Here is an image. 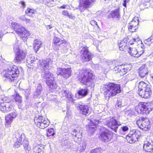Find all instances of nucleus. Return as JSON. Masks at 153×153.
Returning a JSON list of instances; mask_svg holds the SVG:
<instances>
[{
    "label": "nucleus",
    "instance_id": "49",
    "mask_svg": "<svg viewBox=\"0 0 153 153\" xmlns=\"http://www.w3.org/2000/svg\"><path fill=\"white\" fill-rule=\"evenodd\" d=\"M33 151L35 153H41L42 152V149L38 146L35 147L33 148Z\"/></svg>",
    "mask_w": 153,
    "mask_h": 153
},
{
    "label": "nucleus",
    "instance_id": "17",
    "mask_svg": "<svg viewBox=\"0 0 153 153\" xmlns=\"http://www.w3.org/2000/svg\"><path fill=\"white\" fill-rule=\"evenodd\" d=\"M14 102H10V103L0 104V109L2 112L10 111L14 109Z\"/></svg>",
    "mask_w": 153,
    "mask_h": 153
},
{
    "label": "nucleus",
    "instance_id": "62",
    "mask_svg": "<svg viewBox=\"0 0 153 153\" xmlns=\"http://www.w3.org/2000/svg\"><path fill=\"white\" fill-rule=\"evenodd\" d=\"M19 19L22 20L24 22L26 19V18L24 16H20Z\"/></svg>",
    "mask_w": 153,
    "mask_h": 153
},
{
    "label": "nucleus",
    "instance_id": "57",
    "mask_svg": "<svg viewBox=\"0 0 153 153\" xmlns=\"http://www.w3.org/2000/svg\"><path fill=\"white\" fill-rule=\"evenodd\" d=\"M94 122L92 120H90L91 124H92L93 125H96L99 123L100 121L98 120H94Z\"/></svg>",
    "mask_w": 153,
    "mask_h": 153
},
{
    "label": "nucleus",
    "instance_id": "20",
    "mask_svg": "<svg viewBox=\"0 0 153 153\" xmlns=\"http://www.w3.org/2000/svg\"><path fill=\"white\" fill-rule=\"evenodd\" d=\"M76 106L77 108H79V112L82 114L86 115L88 113L89 109L87 105H82L80 103H77L76 104Z\"/></svg>",
    "mask_w": 153,
    "mask_h": 153
},
{
    "label": "nucleus",
    "instance_id": "9",
    "mask_svg": "<svg viewBox=\"0 0 153 153\" xmlns=\"http://www.w3.org/2000/svg\"><path fill=\"white\" fill-rule=\"evenodd\" d=\"M96 0H79V8L81 12L91 8L94 5Z\"/></svg>",
    "mask_w": 153,
    "mask_h": 153
},
{
    "label": "nucleus",
    "instance_id": "41",
    "mask_svg": "<svg viewBox=\"0 0 153 153\" xmlns=\"http://www.w3.org/2000/svg\"><path fill=\"white\" fill-rule=\"evenodd\" d=\"M15 102L18 103H21L22 102L21 97L17 93H16V96L15 98Z\"/></svg>",
    "mask_w": 153,
    "mask_h": 153
},
{
    "label": "nucleus",
    "instance_id": "51",
    "mask_svg": "<svg viewBox=\"0 0 153 153\" xmlns=\"http://www.w3.org/2000/svg\"><path fill=\"white\" fill-rule=\"evenodd\" d=\"M122 100L121 99L118 100L115 104V107L116 108H121V107Z\"/></svg>",
    "mask_w": 153,
    "mask_h": 153
},
{
    "label": "nucleus",
    "instance_id": "38",
    "mask_svg": "<svg viewBox=\"0 0 153 153\" xmlns=\"http://www.w3.org/2000/svg\"><path fill=\"white\" fill-rule=\"evenodd\" d=\"M144 43L149 46L153 43V33L150 37L144 41Z\"/></svg>",
    "mask_w": 153,
    "mask_h": 153
},
{
    "label": "nucleus",
    "instance_id": "50",
    "mask_svg": "<svg viewBox=\"0 0 153 153\" xmlns=\"http://www.w3.org/2000/svg\"><path fill=\"white\" fill-rule=\"evenodd\" d=\"M34 10L33 9H31L30 8H28L25 11V13L26 14H34Z\"/></svg>",
    "mask_w": 153,
    "mask_h": 153
},
{
    "label": "nucleus",
    "instance_id": "64",
    "mask_svg": "<svg viewBox=\"0 0 153 153\" xmlns=\"http://www.w3.org/2000/svg\"><path fill=\"white\" fill-rule=\"evenodd\" d=\"M30 19L26 18V19L25 20L24 22H26V23H29L30 22Z\"/></svg>",
    "mask_w": 153,
    "mask_h": 153
},
{
    "label": "nucleus",
    "instance_id": "10",
    "mask_svg": "<svg viewBox=\"0 0 153 153\" xmlns=\"http://www.w3.org/2000/svg\"><path fill=\"white\" fill-rule=\"evenodd\" d=\"M137 123L139 128L146 131L149 129L150 127L149 120L147 117H140L137 120Z\"/></svg>",
    "mask_w": 153,
    "mask_h": 153
},
{
    "label": "nucleus",
    "instance_id": "3",
    "mask_svg": "<svg viewBox=\"0 0 153 153\" xmlns=\"http://www.w3.org/2000/svg\"><path fill=\"white\" fill-rule=\"evenodd\" d=\"M101 91L105 99L107 100L120 93L121 91L120 85L114 83H110L105 85L101 89Z\"/></svg>",
    "mask_w": 153,
    "mask_h": 153
},
{
    "label": "nucleus",
    "instance_id": "39",
    "mask_svg": "<svg viewBox=\"0 0 153 153\" xmlns=\"http://www.w3.org/2000/svg\"><path fill=\"white\" fill-rule=\"evenodd\" d=\"M68 44V43L66 41L64 40H62L61 44L60 45L59 48L61 47V48H63V49L66 50L67 49V46Z\"/></svg>",
    "mask_w": 153,
    "mask_h": 153
},
{
    "label": "nucleus",
    "instance_id": "31",
    "mask_svg": "<svg viewBox=\"0 0 153 153\" xmlns=\"http://www.w3.org/2000/svg\"><path fill=\"white\" fill-rule=\"evenodd\" d=\"M43 117L42 116H39L34 118V121L37 126L38 127H43L44 123L41 124V122L43 120Z\"/></svg>",
    "mask_w": 153,
    "mask_h": 153
},
{
    "label": "nucleus",
    "instance_id": "37",
    "mask_svg": "<svg viewBox=\"0 0 153 153\" xmlns=\"http://www.w3.org/2000/svg\"><path fill=\"white\" fill-rule=\"evenodd\" d=\"M64 145L67 146L68 149H73L74 146L73 144L71 142V141L68 140H66L64 141Z\"/></svg>",
    "mask_w": 153,
    "mask_h": 153
},
{
    "label": "nucleus",
    "instance_id": "22",
    "mask_svg": "<svg viewBox=\"0 0 153 153\" xmlns=\"http://www.w3.org/2000/svg\"><path fill=\"white\" fill-rule=\"evenodd\" d=\"M62 40L58 37L55 36H54L53 39V45L55 50L57 51L59 49V46Z\"/></svg>",
    "mask_w": 153,
    "mask_h": 153
},
{
    "label": "nucleus",
    "instance_id": "11",
    "mask_svg": "<svg viewBox=\"0 0 153 153\" xmlns=\"http://www.w3.org/2000/svg\"><path fill=\"white\" fill-rule=\"evenodd\" d=\"M105 125H107L110 128L116 132L119 126L121 125L120 123L117 122L114 118H109L105 120Z\"/></svg>",
    "mask_w": 153,
    "mask_h": 153
},
{
    "label": "nucleus",
    "instance_id": "6",
    "mask_svg": "<svg viewBox=\"0 0 153 153\" xmlns=\"http://www.w3.org/2000/svg\"><path fill=\"white\" fill-rule=\"evenodd\" d=\"M12 27L15 32L21 38H25L29 35V33L20 24L16 22H12Z\"/></svg>",
    "mask_w": 153,
    "mask_h": 153
},
{
    "label": "nucleus",
    "instance_id": "30",
    "mask_svg": "<svg viewBox=\"0 0 153 153\" xmlns=\"http://www.w3.org/2000/svg\"><path fill=\"white\" fill-rule=\"evenodd\" d=\"M120 16L119 10L116 9L112 11V12L109 14V16L112 18H117L119 20Z\"/></svg>",
    "mask_w": 153,
    "mask_h": 153
},
{
    "label": "nucleus",
    "instance_id": "7",
    "mask_svg": "<svg viewBox=\"0 0 153 153\" xmlns=\"http://www.w3.org/2000/svg\"><path fill=\"white\" fill-rule=\"evenodd\" d=\"M43 75V79H45L46 84L50 88L53 89L56 88L57 85L55 81L53 74L50 72Z\"/></svg>",
    "mask_w": 153,
    "mask_h": 153
},
{
    "label": "nucleus",
    "instance_id": "4",
    "mask_svg": "<svg viewBox=\"0 0 153 153\" xmlns=\"http://www.w3.org/2000/svg\"><path fill=\"white\" fill-rule=\"evenodd\" d=\"M153 108L152 104L150 102H140L135 108L139 114H144L149 113Z\"/></svg>",
    "mask_w": 153,
    "mask_h": 153
},
{
    "label": "nucleus",
    "instance_id": "48",
    "mask_svg": "<svg viewBox=\"0 0 153 153\" xmlns=\"http://www.w3.org/2000/svg\"><path fill=\"white\" fill-rule=\"evenodd\" d=\"M102 151L100 148L95 149L91 151L90 153H101Z\"/></svg>",
    "mask_w": 153,
    "mask_h": 153
},
{
    "label": "nucleus",
    "instance_id": "63",
    "mask_svg": "<svg viewBox=\"0 0 153 153\" xmlns=\"http://www.w3.org/2000/svg\"><path fill=\"white\" fill-rule=\"evenodd\" d=\"M3 36V33L1 31H0V41L1 40Z\"/></svg>",
    "mask_w": 153,
    "mask_h": 153
},
{
    "label": "nucleus",
    "instance_id": "12",
    "mask_svg": "<svg viewBox=\"0 0 153 153\" xmlns=\"http://www.w3.org/2000/svg\"><path fill=\"white\" fill-rule=\"evenodd\" d=\"M80 53L81 54L80 59L83 62H88L92 59L91 54L89 52L88 48H83L80 51Z\"/></svg>",
    "mask_w": 153,
    "mask_h": 153
},
{
    "label": "nucleus",
    "instance_id": "2",
    "mask_svg": "<svg viewBox=\"0 0 153 153\" xmlns=\"http://www.w3.org/2000/svg\"><path fill=\"white\" fill-rule=\"evenodd\" d=\"M78 77L79 81L83 84L91 87L94 86L96 79L91 70H84L80 71Z\"/></svg>",
    "mask_w": 153,
    "mask_h": 153
},
{
    "label": "nucleus",
    "instance_id": "35",
    "mask_svg": "<svg viewBox=\"0 0 153 153\" xmlns=\"http://www.w3.org/2000/svg\"><path fill=\"white\" fill-rule=\"evenodd\" d=\"M14 135L17 140H22L25 138V136L24 133L20 134L19 132H16Z\"/></svg>",
    "mask_w": 153,
    "mask_h": 153
},
{
    "label": "nucleus",
    "instance_id": "44",
    "mask_svg": "<svg viewBox=\"0 0 153 153\" xmlns=\"http://www.w3.org/2000/svg\"><path fill=\"white\" fill-rule=\"evenodd\" d=\"M13 48L15 53H16L17 52H19L20 51H22V50H21L19 49V46L17 43H16L13 45Z\"/></svg>",
    "mask_w": 153,
    "mask_h": 153
},
{
    "label": "nucleus",
    "instance_id": "16",
    "mask_svg": "<svg viewBox=\"0 0 153 153\" xmlns=\"http://www.w3.org/2000/svg\"><path fill=\"white\" fill-rule=\"evenodd\" d=\"M15 61L18 63H20L23 62L26 56L25 51H20L15 53Z\"/></svg>",
    "mask_w": 153,
    "mask_h": 153
},
{
    "label": "nucleus",
    "instance_id": "61",
    "mask_svg": "<svg viewBox=\"0 0 153 153\" xmlns=\"http://www.w3.org/2000/svg\"><path fill=\"white\" fill-rule=\"evenodd\" d=\"M129 0H124L123 1V5L125 7H126V3L129 1Z\"/></svg>",
    "mask_w": 153,
    "mask_h": 153
},
{
    "label": "nucleus",
    "instance_id": "55",
    "mask_svg": "<svg viewBox=\"0 0 153 153\" xmlns=\"http://www.w3.org/2000/svg\"><path fill=\"white\" fill-rule=\"evenodd\" d=\"M121 66H116L114 68V70L116 72V73H120V70L121 68Z\"/></svg>",
    "mask_w": 153,
    "mask_h": 153
},
{
    "label": "nucleus",
    "instance_id": "52",
    "mask_svg": "<svg viewBox=\"0 0 153 153\" xmlns=\"http://www.w3.org/2000/svg\"><path fill=\"white\" fill-rule=\"evenodd\" d=\"M22 140H17V142L14 143V146L16 148L19 147L20 146V145L22 144Z\"/></svg>",
    "mask_w": 153,
    "mask_h": 153
},
{
    "label": "nucleus",
    "instance_id": "60",
    "mask_svg": "<svg viewBox=\"0 0 153 153\" xmlns=\"http://www.w3.org/2000/svg\"><path fill=\"white\" fill-rule=\"evenodd\" d=\"M90 24L93 26H94L95 25H97L98 26L97 22L94 20H91L90 22Z\"/></svg>",
    "mask_w": 153,
    "mask_h": 153
},
{
    "label": "nucleus",
    "instance_id": "40",
    "mask_svg": "<svg viewBox=\"0 0 153 153\" xmlns=\"http://www.w3.org/2000/svg\"><path fill=\"white\" fill-rule=\"evenodd\" d=\"M128 27L129 30L132 32L135 31L138 28V27H135L132 24L128 23Z\"/></svg>",
    "mask_w": 153,
    "mask_h": 153
},
{
    "label": "nucleus",
    "instance_id": "56",
    "mask_svg": "<svg viewBox=\"0 0 153 153\" xmlns=\"http://www.w3.org/2000/svg\"><path fill=\"white\" fill-rule=\"evenodd\" d=\"M131 65H125L124 68L126 69V71L128 72L130 71L131 69Z\"/></svg>",
    "mask_w": 153,
    "mask_h": 153
},
{
    "label": "nucleus",
    "instance_id": "25",
    "mask_svg": "<svg viewBox=\"0 0 153 153\" xmlns=\"http://www.w3.org/2000/svg\"><path fill=\"white\" fill-rule=\"evenodd\" d=\"M62 94L63 97H65L72 104H74V100L72 97L71 94L70 92H67L65 90H62Z\"/></svg>",
    "mask_w": 153,
    "mask_h": 153
},
{
    "label": "nucleus",
    "instance_id": "34",
    "mask_svg": "<svg viewBox=\"0 0 153 153\" xmlns=\"http://www.w3.org/2000/svg\"><path fill=\"white\" fill-rule=\"evenodd\" d=\"M22 143L23 144L24 149L26 152L28 151V152H29L30 150V148L29 145V142L28 140L25 138L22 140Z\"/></svg>",
    "mask_w": 153,
    "mask_h": 153
},
{
    "label": "nucleus",
    "instance_id": "59",
    "mask_svg": "<svg viewBox=\"0 0 153 153\" xmlns=\"http://www.w3.org/2000/svg\"><path fill=\"white\" fill-rule=\"evenodd\" d=\"M121 129L123 132L126 131L128 130V128L126 126H122L121 127Z\"/></svg>",
    "mask_w": 153,
    "mask_h": 153
},
{
    "label": "nucleus",
    "instance_id": "54",
    "mask_svg": "<svg viewBox=\"0 0 153 153\" xmlns=\"http://www.w3.org/2000/svg\"><path fill=\"white\" fill-rule=\"evenodd\" d=\"M120 70L121 71L120 72V75L122 76H123L128 72L126 71V69H125L124 68H121Z\"/></svg>",
    "mask_w": 153,
    "mask_h": 153
},
{
    "label": "nucleus",
    "instance_id": "27",
    "mask_svg": "<svg viewBox=\"0 0 153 153\" xmlns=\"http://www.w3.org/2000/svg\"><path fill=\"white\" fill-rule=\"evenodd\" d=\"M42 88L40 84H38L36 86V90L34 93L33 97L34 98H39L41 96L42 92Z\"/></svg>",
    "mask_w": 153,
    "mask_h": 153
},
{
    "label": "nucleus",
    "instance_id": "42",
    "mask_svg": "<svg viewBox=\"0 0 153 153\" xmlns=\"http://www.w3.org/2000/svg\"><path fill=\"white\" fill-rule=\"evenodd\" d=\"M49 123L50 122L48 119L45 120V119H43V120L42 121L41 123V124H43L44 123V126H43V127H39V128L42 129H44L45 128H46L49 125Z\"/></svg>",
    "mask_w": 153,
    "mask_h": 153
},
{
    "label": "nucleus",
    "instance_id": "43",
    "mask_svg": "<svg viewBox=\"0 0 153 153\" xmlns=\"http://www.w3.org/2000/svg\"><path fill=\"white\" fill-rule=\"evenodd\" d=\"M129 24H132L135 27H138L137 25L139 23V20L137 17H134L133 20Z\"/></svg>",
    "mask_w": 153,
    "mask_h": 153
},
{
    "label": "nucleus",
    "instance_id": "26",
    "mask_svg": "<svg viewBox=\"0 0 153 153\" xmlns=\"http://www.w3.org/2000/svg\"><path fill=\"white\" fill-rule=\"evenodd\" d=\"M143 149L146 152H152L153 151V143L148 142L147 143L144 144Z\"/></svg>",
    "mask_w": 153,
    "mask_h": 153
},
{
    "label": "nucleus",
    "instance_id": "15",
    "mask_svg": "<svg viewBox=\"0 0 153 153\" xmlns=\"http://www.w3.org/2000/svg\"><path fill=\"white\" fill-rule=\"evenodd\" d=\"M56 73L57 75L62 76L65 79H67L71 76V70L69 68H58Z\"/></svg>",
    "mask_w": 153,
    "mask_h": 153
},
{
    "label": "nucleus",
    "instance_id": "47",
    "mask_svg": "<svg viewBox=\"0 0 153 153\" xmlns=\"http://www.w3.org/2000/svg\"><path fill=\"white\" fill-rule=\"evenodd\" d=\"M118 45L120 50L121 51H124L128 48L127 45H125L124 44V45H123L121 44H119Z\"/></svg>",
    "mask_w": 153,
    "mask_h": 153
},
{
    "label": "nucleus",
    "instance_id": "32",
    "mask_svg": "<svg viewBox=\"0 0 153 153\" xmlns=\"http://www.w3.org/2000/svg\"><path fill=\"white\" fill-rule=\"evenodd\" d=\"M1 100V101L0 102V104H4V105L6 104V103H10L11 102L12 103L14 102L12 99L7 97H0V100Z\"/></svg>",
    "mask_w": 153,
    "mask_h": 153
},
{
    "label": "nucleus",
    "instance_id": "53",
    "mask_svg": "<svg viewBox=\"0 0 153 153\" xmlns=\"http://www.w3.org/2000/svg\"><path fill=\"white\" fill-rule=\"evenodd\" d=\"M48 136H53L55 134L54 130L53 128L49 129L48 131Z\"/></svg>",
    "mask_w": 153,
    "mask_h": 153
},
{
    "label": "nucleus",
    "instance_id": "14",
    "mask_svg": "<svg viewBox=\"0 0 153 153\" xmlns=\"http://www.w3.org/2000/svg\"><path fill=\"white\" fill-rule=\"evenodd\" d=\"M82 131L78 128L74 129L72 131L71 134L73 138V140L76 143L79 144L81 141Z\"/></svg>",
    "mask_w": 153,
    "mask_h": 153
},
{
    "label": "nucleus",
    "instance_id": "28",
    "mask_svg": "<svg viewBox=\"0 0 153 153\" xmlns=\"http://www.w3.org/2000/svg\"><path fill=\"white\" fill-rule=\"evenodd\" d=\"M42 43L39 39H35L33 42V48L35 52L39 51V49L42 47Z\"/></svg>",
    "mask_w": 153,
    "mask_h": 153
},
{
    "label": "nucleus",
    "instance_id": "19",
    "mask_svg": "<svg viewBox=\"0 0 153 153\" xmlns=\"http://www.w3.org/2000/svg\"><path fill=\"white\" fill-rule=\"evenodd\" d=\"M16 113L14 112L10 113L6 115L5 118V125H10L13 119L16 117Z\"/></svg>",
    "mask_w": 153,
    "mask_h": 153
},
{
    "label": "nucleus",
    "instance_id": "24",
    "mask_svg": "<svg viewBox=\"0 0 153 153\" xmlns=\"http://www.w3.org/2000/svg\"><path fill=\"white\" fill-rule=\"evenodd\" d=\"M138 94L142 97L145 99L149 98L152 94V91L151 90H138Z\"/></svg>",
    "mask_w": 153,
    "mask_h": 153
},
{
    "label": "nucleus",
    "instance_id": "5",
    "mask_svg": "<svg viewBox=\"0 0 153 153\" xmlns=\"http://www.w3.org/2000/svg\"><path fill=\"white\" fill-rule=\"evenodd\" d=\"M19 71L18 67L16 65L10 67L6 71L4 76L9 81H13L17 77L19 74Z\"/></svg>",
    "mask_w": 153,
    "mask_h": 153
},
{
    "label": "nucleus",
    "instance_id": "36",
    "mask_svg": "<svg viewBox=\"0 0 153 153\" xmlns=\"http://www.w3.org/2000/svg\"><path fill=\"white\" fill-rule=\"evenodd\" d=\"M88 133L92 134L96 129V126L90 123L87 128Z\"/></svg>",
    "mask_w": 153,
    "mask_h": 153
},
{
    "label": "nucleus",
    "instance_id": "8",
    "mask_svg": "<svg viewBox=\"0 0 153 153\" xmlns=\"http://www.w3.org/2000/svg\"><path fill=\"white\" fill-rule=\"evenodd\" d=\"M113 136V132L111 130L105 128L101 132L99 137L102 142L108 143L112 139Z\"/></svg>",
    "mask_w": 153,
    "mask_h": 153
},
{
    "label": "nucleus",
    "instance_id": "46",
    "mask_svg": "<svg viewBox=\"0 0 153 153\" xmlns=\"http://www.w3.org/2000/svg\"><path fill=\"white\" fill-rule=\"evenodd\" d=\"M23 91L25 92L24 94L26 97V98L27 99V97L30 95L31 93L30 89L28 88L26 89H23Z\"/></svg>",
    "mask_w": 153,
    "mask_h": 153
},
{
    "label": "nucleus",
    "instance_id": "1",
    "mask_svg": "<svg viewBox=\"0 0 153 153\" xmlns=\"http://www.w3.org/2000/svg\"><path fill=\"white\" fill-rule=\"evenodd\" d=\"M49 59L43 60L40 62L36 57L29 55L27 58V63L34 68L39 69L42 73V75L50 72L48 70L49 66Z\"/></svg>",
    "mask_w": 153,
    "mask_h": 153
},
{
    "label": "nucleus",
    "instance_id": "23",
    "mask_svg": "<svg viewBox=\"0 0 153 153\" xmlns=\"http://www.w3.org/2000/svg\"><path fill=\"white\" fill-rule=\"evenodd\" d=\"M138 73L139 76L142 78L144 77L148 74V71L145 65H142L139 68Z\"/></svg>",
    "mask_w": 153,
    "mask_h": 153
},
{
    "label": "nucleus",
    "instance_id": "18",
    "mask_svg": "<svg viewBox=\"0 0 153 153\" xmlns=\"http://www.w3.org/2000/svg\"><path fill=\"white\" fill-rule=\"evenodd\" d=\"M128 53L131 56L135 57H138L143 53V49L142 50L139 51L138 49L137 50L135 48H131L130 47L128 48Z\"/></svg>",
    "mask_w": 153,
    "mask_h": 153
},
{
    "label": "nucleus",
    "instance_id": "21",
    "mask_svg": "<svg viewBox=\"0 0 153 153\" xmlns=\"http://www.w3.org/2000/svg\"><path fill=\"white\" fill-rule=\"evenodd\" d=\"M151 85L149 82L147 83L144 82H140L138 85V90H143V91L151 90Z\"/></svg>",
    "mask_w": 153,
    "mask_h": 153
},
{
    "label": "nucleus",
    "instance_id": "33",
    "mask_svg": "<svg viewBox=\"0 0 153 153\" xmlns=\"http://www.w3.org/2000/svg\"><path fill=\"white\" fill-rule=\"evenodd\" d=\"M86 143L83 142L82 145L78 147L76 153H82L86 148Z\"/></svg>",
    "mask_w": 153,
    "mask_h": 153
},
{
    "label": "nucleus",
    "instance_id": "58",
    "mask_svg": "<svg viewBox=\"0 0 153 153\" xmlns=\"http://www.w3.org/2000/svg\"><path fill=\"white\" fill-rule=\"evenodd\" d=\"M127 45V42L126 39H124L123 41H121L120 43H118L119 44H121L123 45Z\"/></svg>",
    "mask_w": 153,
    "mask_h": 153
},
{
    "label": "nucleus",
    "instance_id": "45",
    "mask_svg": "<svg viewBox=\"0 0 153 153\" xmlns=\"http://www.w3.org/2000/svg\"><path fill=\"white\" fill-rule=\"evenodd\" d=\"M62 15L64 16L68 17L69 18L72 19L73 18V16L72 14H70L67 11L63 10L62 12Z\"/></svg>",
    "mask_w": 153,
    "mask_h": 153
},
{
    "label": "nucleus",
    "instance_id": "29",
    "mask_svg": "<svg viewBox=\"0 0 153 153\" xmlns=\"http://www.w3.org/2000/svg\"><path fill=\"white\" fill-rule=\"evenodd\" d=\"M88 90L87 88L81 89L77 92L79 98H82L85 97L88 94Z\"/></svg>",
    "mask_w": 153,
    "mask_h": 153
},
{
    "label": "nucleus",
    "instance_id": "13",
    "mask_svg": "<svg viewBox=\"0 0 153 153\" xmlns=\"http://www.w3.org/2000/svg\"><path fill=\"white\" fill-rule=\"evenodd\" d=\"M140 135V131L136 130L131 131L126 137V139L129 143H131L137 140Z\"/></svg>",
    "mask_w": 153,
    "mask_h": 153
}]
</instances>
